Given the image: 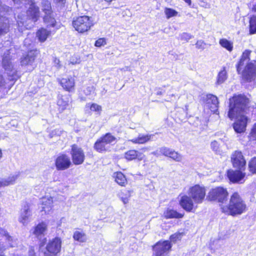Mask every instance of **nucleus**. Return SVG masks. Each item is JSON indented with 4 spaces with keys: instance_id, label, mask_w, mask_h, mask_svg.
Returning <instances> with one entry per match:
<instances>
[{
    "instance_id": "54",
    "label": "nucleus",
    "mask_w": 256,
    "mask_h": 256,
    "mask_svg": "<svg viewBox=\"0 0 256 256\" xmlns=\"http://www.w3.org/2000/svg\"><path fill=\"white\" fill-rule=\"evenodd\" d=\"M16 4H20L22 3L23 1H26L27 0H12Z\"/></svg>"
},
{
    "instance_id": "2",
    "label": "nucleus",
    "mask_w": 256,
    "mask_h": 256,
    "mask_svg": "<svg viewBox=\"0 0 256 256\" xmlns=\"http://www.w3.org/2000/svg\"><path fill=\"white\" fill-rule=\"evenodd\" d=\"M222 212L226 214L235 216L241 214L246 210V205L238 192L234 193L228 204H220Z\"/></svg>"
},
{
    "instance_id": "57",
    "label": "nucleus",
    "mask_w": 256,
    "mask_h": 256,
    "mask_svg": "<svg viewBox=\"0 0 256 256\" xmlns=\"http://www.w3.org/2000/svg\"><path fill=\"white\" fill-rule=\"evenodd\" d=\"M70 63L72 64H76L77 63H79V62H77L76 60V61L70 60Z\"/></svg>"
},
{
    "instance_id": "51",
    "label": "nucleus",
    "mask_w": 256,
    "mask_h": 256,
    "mask_svg": "<svg viewBox=\"0 0 256 256\" xmlns=\"http://www.w3.org/2000/svg\"><path fill=\"white\" fill-rule=\"evenodd\" d=\"M8 83V80H6L3 76L0 74V87H4Z\"/></svg>"
},
{
    "instance_id": "30",
    "label": "nucleus",
    "mask_w": 256,
    "mask_h": 256,
    "mask_svg": "<svg viewBox=\"0 0 256 256\" xmlns=\"http://www.w3.org/2000/svg\"><path fill=\"white\" fill-rule=\"evenodd\" d=\"M152 135H142L139 134L138 137L130 140L134 144H144L149 141L152 137Z\"/></svg>"
},
{
    "instance_id": "17",
    "label": "nucleus",
    "mask_w": 256,
    "mask_h": 256,
    "mask_svg": "<svg viewBox=\"0 0 256 256\" xmlns=\"http://www.w3.org/2000/svg\"><path fill=\"white\" fill-rule=\"evenodd\" d=\"M218 99L216 96L211 94L206 95L205 106L209 108L214 113L216 114L218 112Z\"/></svg>"
},
{
    "instance_id": "31",
    "label": "nucleus",
    "mask_w": 256,
    "mask_h": 256,
    "mask_svg": "<svg viewBox=\"0 0 256 256\" xmlns=\"http://www.w3.org/2000/svg\"><path fill=\"white\" fill-rule=\"evenodd\" d=\"M50 34V31L43 28L39 30L36 32V36L40 42H45Z\"/></svg>"
},
{
    "instance_id": "26",
    "label": "nucleus",
    "mask_w": 256,
    "mask_h": 256,
    "mask_svg": "<svg viewBox=\"0 0 256 256\" xmlns=\"http://www.w3.org/2000/svg\"><path fill=\"white\" fill-rule=\"evenodd\" d=\"M184 216V214H180L176 210L172 209H167L164 213V216L166 218H180Z\"/></svg>"
},
{
    "instance_id": "45",
    "label": "nucleus",
    "mask_w": 256,
    "mask_h": 256,
    "mask_svg": "<svg viewBox=\"0 0 256 256\" xmlns=\"http://www.w3.org/2000/svg\"><path fill=\"white\" fill-rule=\"evenodd\" d=\"M220 145L218 144V142L216 140H214L211 142L210 143V147L211 148L212 150L213 151H214L216 152H218L220 151Z\"/></svg>"
},
{
    "instance_id": "27",
    "label": "nucleus",
    "mask_w": 256,
    "mask_h": 256,
    "mask_svg": "<svg viewBox=\"0 0 256 256\" xmlns=\"http://www.w3.org/2000/svg\"><path fill=\"white\" fill-rule=\"evenodd\" d=\"M251 51L250 50H246L242 56L241 58L236 66L237 71L239 72L242 69V66L244 64V62H247L250 58L249 56Z\"/></svg>"
},
{
    "instance_id": "4",
    "label": "nucleus",
    "mask_w": 256,
    "mask_h": 256,
    "mask_svg": "<svg viewBox=\"0 0 256 256\" xmlns=\"http://www.w3.org/2000/svg\"><path fill=\"white\" fill-rule=\"evenodd\" d=\"M94 25L92 18L86 16H78L72 21V26L79 32L88 31Z\"/></svg>"
},
{
    "instance_id": "34",
    "label": "nucleus",
    "mask_w": 256,
    "mask_h": 256,
    "mask_svg": "<svg viewBox=\"0 0 256 256\" xmlns=\"http://www.w3.org/2000/svg\"><path fill=\"white\" fill-rule=\"evenodd\" d=\"M220 44L224 48H226L228 52H232L233 50V42L223 38L220 40Z\"/></svg>"
},
{
    "instance_id": "19",
    "label": "nucleus",
    "mask_w": 256,
    "mask_h": 256,
    "mask_svg": "<svg viewBox=\"0 0 256 256\" xmlns=\"http://www.w3.org/2000/svg\"><path fill=\"white\" fill-rule=\"evenodd\" d=\"M70 100L69 95H58L57 104L59 110L62 112L69 107Z\"/></svg>"
},
{
    "instance_id": "28",
    "label": "nucleus",
    "mask_w": 256,
    "mask_h": 256,
    "mask_svg": "<svg viewBox=\"0 0 256 256\" xmlns=\"http://www.w3.org/2000/svg\"><path fill=\"white\" fill-rule=\"evenodd\" d=\"M35 57L34 52L32 51L30 52L25 57L22 58L20 61L21 64L22 66L31 65L34 62Z\"/></svg>"
},
{
    "instance_id": "53",
    "label": "nucleus",
    "mask_w": 256,
    "mask_h": 256,
    "mask_svg": "<svg viewBox=\"0 0 256 256\" xmlns=\"http://www.w3.org/2000/svg\"><path fill=\"white\" fill-rule=\"evenodd\" d=\"M28 256H36L34 248L32 246L30 247L28 250Z\"/></svg>"
},
{
    "instance_id": "16",
    "label": "nucleus",
    "mask_w": 256,
    "mask_h": 256,
    "mask_svg": "<svg viewBox=\"0 0 256 256\" xmlns=\"http://www.w3.org/2000/svg\"><path fill=\"white\" fill-rule=\"evenodd\" d=\"M22 4H29L30 6L27 10L26 14L28 16L31 18L34 22L37 21L40 17V12L39 8L37 6L32 0H27L23 1Z\"/></svg>"
},
{
    "instance_id": "8",
    "label": "nucleus",
    "mask_w": 256,
    "mask_h": 256,
    "mask_svg": "<svg viewBox=\"0 0 256 256\" xmlns=\"http://www.w3.org/2000/svg\"><path fill=\"white\" fill-rule=\"evenodd\" d=\"M243 78L248 82H253L256 86V62L248 64L242 72Z\"/></svg>"
},
{
    "instance_id": "33",
    "label": "nucleus",
    "mask_w": 256,
    "mask_h": 256,
    "mask_svg": "<svg viewBox=\"0 0 256 256\" xmlns=\"http://www.w3.org/2000/svg\"><path fill=\"white\" fill-rule=\"evenodd\" d=\"M0 234L2 236H4L6 237V240L8 243V246L9 247H14L16 244V242L15 240L12 238V236L8 235V234L6 231L4 230H0Z\"/></svg>"
},
{
    "instance_id": "56",
    "label": "nucleus",
    "mask_w": 256,
    "mask_h": 256,
    "mask_svg": "<svg viewBox=\"0 0 256 256\" xmlns=\"http://www.w3.org/2000/svg\"><path fill=\"white\" fill-rule=\"evenodd\" d=\"M252 10L256 12V4L253 6Z\"/></svg>"
},
{
    "instance_id": "9",
    "label": "nucleus",
    "mask_w": 256,
    "mask_h": 256,
    "mask_svg": "<svg viewBox=\"0 0 256 256\" xmlns=\"http://www.w3.org/2000/svg\"><path fill=\"white\" fill-rule=\"evenodd\" d=\"M42 10L45 13L44 20L48 26L52 27L55 26L56 20L52 16V11L50 2L47 0H43L42 2Z\"/></svg>"
},
{
    "instance_id": "6",
    "label": "nucleus",
    "mask_w": 256,
    "mask_h": 256,
    "mask_svg": "<svg viewBox=\"0 0 256 256\" xmlns=\"http://www.w3.org/2000/svg\"><path fill=\"white\" fill-rule=\"evenodd\" d=\"M116 139L114 136L110 133H108L96 140L94 144V148L98 152H106L110 148L108 144L114 142Z\"/></svg>"
},
{
    "instance_id": "46",
    "label": "nucleus",
    "mask_w": 256,
    "mask_h": 256,
    "mask_svg": "<svg viewBox=\"0 0 256 256\" xmlns=\"http://www.w3.org/2000/svg\"><path fill=\"white\" fill-rule=\"evenodd\" d=\"M180 37L181 40H186V42L193 38L192 36L190 34L186 32L182 34L180 36Z\"/></svg>"
},
{
    "instance_id": "25",
    "label": "nucleus",
    "mask_w": 256,
    "mask_h": 256,
    "mask_svg": "<svg viewBox=\"0 0 256 256\" xmlns=\"http://www.w3.org/2000/svg\"><path fill=\"white\" fill-rule=\"evenodd\" d=\"M18 176V174L10 175L6 178L0 179V188L13 184Z\"/></svg>"
},
{
    "instance_id": "32",
    "label": "nucleus",
    "mask_w": 256,
    "mask_h": 256,
    "mask_svg": "<svg viewBox=\"0 0 256 256\" xmlns=\"http://www.w3.org/2000/svg\"><path fill=\"white\" fill-rule=\"evenodd\" d=\"M142 154H140L136 150H130L126 152L124 154L125 158L128 160H132L137 158L142 160Z\"/></svg>"
},
{
    "instance_id": "58",
    "label": "nucleus",
    "mask_w": 256,
    "mask_h": 256,
    "mask_svg": "<svg viewBox=\"0 0 256 256\" xmlns=\"http://www.w3.org/2000/svg\"><path fill=\"white\" fill-rule=\"evenodd\" d=\"M88 89L90 91L91 90H93V88L92 87H88Z\"/></svg>"
},
{
    "instance_id": "13",
    "label": "nucleus",
    "mask_w": 256,
    "mask_h": 256,
    "mask_svg": "<svg viewBox=\"0 0 256 256\" xmlns=\"http://www.w3.org/2000/svg\"><path fill=\"white\" fill-rule=\"evenodd\" d=\"M10 8L5 5H2L0 1V36L6 33L8 30V20L4 16L5 12L9 11Z\"/></svg>"
},
{
    "instance_id": "39",
    "label": "nucleus",
    "mask_w": 256,
    "mask_h": 256,
    "mask_svg": "<svg viewBox=\"0 0 256 256\" xmlns=\"http://www.w3.org/2000/svg\"><path fill=\"white\" fill-rule=\"evenodd\" d=\"M169 156V158H171L173 160L180 162H181L182 159V156L178 152L172 149Z\"/></svg>"
},
{
    "instance_id": "36",
    "label": "nucleus",
    "mask_w": 256,
    "mask_h": 256,
    "mask_svg": "<svg viewBox=\"0 0 256 256\" xmlns=\"http://www.w3.org/2000/svg\"><path fill=\"white\" fill-rule=\"evenodd\" d=\"M227 78V72L226 68L224 67L218 74L216 83L218 84H222L225 82Z\"/></svg>"
},
{
    "instance_id": "41",
    "label": "nucleus",
    "mask_w": 256,
    "mask_h": 256,
    "mask_svg": "<svg viewBox=\"0 0 256 256\" xmlns=\"http://www.w3.org/2000/svg\"><path fill=\"white\" fill-rule=\"evenodd\" d=\"M248 168L252 173H256V158H254L249 162Z\"/></svg>"
},
{
    "instance_id": "23",
    "label": "nucleus",
    "mask_w": 256,
    "mask_h": 256,
    "mask_svg": "<svg viewBox=\"0 0 256 256\" xmlns=\"http://www.w3.org/2000/svg\"><path fill=\"white\" fill-rule=\"evenodd\" d=\"M60 84L67 91L72 92L74 90L75 80L72 77L62 78L60 81Z\"/></svg>"
},
{
    "instance_id": "48",
    "label": "nucleus",
    "mask_w": 256,
    "mask_h": 256,
    "mask_svg": "<svg viewBox=\"0 0 256 256\" xmlns=\"http://www.w3.org/2000/svg\"><path fill=\"white\" fill-rule=\"evenodd\" d=\"M106 44V40L104 38H100L96 41L94 45L96 46L100 47L102 46H104Z\"/></svg>"
},
{
    "instance_id": "61",
    "label": "nucleus",
    "mask_w": 256,
    "mask_h": 256,
    "mask_svg": "<svg viewBox=\"0 0 256 256\" xmlns=\"http://www.w3.org/2000/svg\"><path fill=\"white\" fill-rule=\"evenodd\" d=\"M152 154H153L156 155L157 154V151L156 152H152Z\"/></svg>"
},
{
    "instance_id": "50",
    "label": "nucleus",
    "mask_w": 256,
    "mask_h": 256,
    "mask_svg": "<svg viewBox=\"0 0 256 256\" xmlns=\"http://www.w3.org/2000/svg\"><path fill=\"white\" fill-rule=\"evenodd\" d=\"M54 66L57 68L60 69L62 68V65L60 64V62L59 59L55 58L53 60Z\"/></svg>"
},
{
    "instance_id": "59",
    "label": "nucleus",
    "mask_w": 256,
    "mask_h": 256,
    "mask_svg": "<svg viewBox=\"0 0 256 256\" xmlns=\"http://www.w3.org/2000/svg\"><path fill=\"white\" fill-rule=\"evenodd\" d=\"M2 156V152L1 150L0 149V158H1Z\"/></svg>"
},
{
    "instance_id": "21",
    "label": "nucleus",
    "mask_w": 256,
    "mask_h": 256,
    "mask_svg": "<svg viewBox=\"0 0 256 256\" xmlns=\"http://www.w3.org/2000/svg\"><path fill=\"white\" fill-rule=\"evenodd\" d=\"M242 170H228V176L230 180L233 182H239L245 176V174L242 172Z\"/></svg>"
},
{
    "instance_id": "29",
    "label": "nucleus",
    "mask_w": 256,
    "mask_h": 256,
    "mask_svg": "<svg viewBox=\"0 0 256 256\" xmlns=\"http://www.w3.org/2000/svg\"><path fill=\"white\" fill-rule=\"evenodd\" d=\"M113 177L115 182L120 186H124L127 184L125 176L121 172H114Z\"/></svg>"
},
{
    "instance_id": "24",
    "label": "nucleus",
    "mask_w": 256,
    "mask_h": 256,
    "mask_svg": "<svg viewBox=\"0 0 256 256\" xmlns=\"http://www.w3.org/2000/svg\"><path fill=\"white\" fill-rule=\"evenodd\" d=\"M47 230V225L44 222L38 224L34 228L33 234L38 238L44 235Z\"/></svg>"
},
{
    "instance_id": "52",
    "label": "nucleus",
    "mask_w": 256,
    "mask_h": 256,
    "mask_svg": "<svg viewBox=\"0 0 256 256\" xmlns=\"http://www.w3.org/2000/svg\"><path fill=\"white\" fill-rule=\"evenodd\" d=\"M128 196L127 197H122L121 200L124 204H126L128 202V198L130 196V192L128 191Z\"/></svg>"
},
{
    "instance_id": "42",
    "label": "nucleus",
    "mask_w": 256,
    "mask_h": 256,
    "mask_svg": "<svg viewBox=\"0 0 256 256\" xmlns=\"http://www.w3.org/2000/svg\"><path fill=\"white\" fill-rule=\"evenodd\" d=\"M184 236L183 232H176L172 235L170 237V240L174 242L180 240Z\"/></svg>"
},
{
    "instance_id": "3",
    "label": "nucleus",
    "mask_w": 256,
    "mask_h": 256,
    "mask_svg": "<svg viewBox=\"0 0 256 256\" xmlns=\"http://www.w3.org/2000/svg\"><path fill=\"white\" fill-rule=\"evenodd\" d=\"M228 192L226 188L222 186H218L212 188L208 193L207 198L211 201H216L220 204H224L227 200Z\"/></svg>"
},
{
    "instance_id": "15",
    "label": "nucleus",
    "mask_w": 256,
    "mask_h": 256,
    "mask_svg": "<svg viewBox=\"0 0 256 256\" xmlns=\"http://www.w3.org/2000/svg\"><path fill=\"white\" fill-rule=\"evenodd\" d=\"M72 165L70 157L66 154H60L55 160V166L58 170L68 169Z\"/></svg>"
},
{
    "instance_id": "40",
    "label": "nucleus",
    "mask_w": 256,
    "mask_h": 256,
    "mask_svg": "<svg viewBox=\"0 0 256 256\" xmlns=\"http://www.w3.org/2000/svg\"><path fill=\"white\" fill-rule=\"evenodd\" d=\"M164 12L168 19H169L172 17L176 16L178 14V12L174 10L168 8H164Z\"/></svg>"
},
{
    "instance_id": "12",
    "label": "nucleus",
    "mask_w": 256,
    "mask_h": 256,
    "mask_svg": "<svg viewBox=\"0 0 256 256\" xmlns=\"http://www.w3.org/2000/svg\"><path fill=\"white\" fill-rule=\"evenodd\" d=\"M231 162L234 168L240 170L245 169L246 162L241 152H234L231 155Z\"/></svg>"
},
{
    "instance_id": "20",
    "label": "nucleus",
    "mask_w": 256,
    "mask_h": 256,
    "mask_svg": "<svg viewBox=\"0 0 256 256\" xmlns=\"http://www.w3.org/2000/svg\"><path fill=\"white\" fill-rule=\"evenodd\" d=\"M31 216L32 212L30 206L26 204L21 210L18 220L24 225H25L29 222Z\"/></svg>"
},
{
    "instance_id": "47",
    "label": "nucleus",
    "mask_w": 256,
    "mask_h": 256,
    "mask_svg": "<svg viewBox=\"0 0 256 256\" xmlns=\"http://www.w3.org/2000/svg\"><path fill=\"white\" fill-rule=\"evenodd\" d=\"M206 44L202 40H198L196 44V48L198 49L204 50Z\"/></svg>"
},
{
    "instance_id": "18",
    "label": "nucleus",
    "mask_w": 256,
    "mask_h": 256,
    "mask_svg": "<svg viewBox=\"0 0 256 256\" xmlns=\"http://www.w3.org/2000/svg\"><path fill=\"white\" fill-rule=\"evenodd\" d=\"M194 202L189 196L184 195L181 196L180 200V206L186 212H191L194 206Z\"/></svg>"
},
{
    "instance_id": "22",
    "label": "nucleus",
    "mask_w": 256,
    "mask_h": 256,
    "mask_svg": "<svg viewBox=\"0 0 256 256\" xmlns=\"http://www.w3.org/2000/svg\"><path fill=\"white\" fill-rule=\"evenodd\" d=\"M52 204L53 200L51 196L42 198L41 200V211L45 214L48 213L52 209Z\"/></svg>"
},
{
    "instance_id": "63",
    "label": "nucleus",
    "mask_w": 256,
    "mask_h": 256,
    "mask_svg": "<svg viewBox=\"0 0 256 256\" xmlns=\"http://www.w3.org/2000/svg\"><path fill=\"white\" fill-rule=\"evenodd\" d=\"M0 256H4V255H0Z\"/></svg>"
},
{
    "instance_id": "60",
    "label": "nucleus",
    "mask_w": 256,
    "mask_h": 256,
    "mask_svg": "<svg viewBox=\"0 0 256 256\" xmlns=\"http://www.w3.org/2000/svg\"><path fill=\"white\" fill-rule=\"evenodd\" d=\"M105 1L108 2H111L113 0H104Z\"/></svg>"
},
{
    "instance_id": "37",
    "label": "nucleus",
    "mask_w": 256,
    "mask_h": 256,
    "mask_svg": "<svg viewBox=\"0 0 256 256\" xmlns=\"http://www.w3.org/2000/svg\"><path fill=\"white\" fill-rule=\"evenodd\" d=\"M249 24L250 34H256V16L253 15L250 17Z\"/></svg>"
},
{
    "instance_id": "5",
    "label": "nucleus",
    "mask_w": 256,
    "mask_h": 256,
    "mask_svg": "<svg viewBox=\"0 0 256 256\" xmlns=\"http://www.w3.org/2000/svg\"><path fill=\"white\" fill-rule=\"evenodd\" d=\"M188 194L195 204H201L205 198L206 190L202 186L196 184L188 188Z\"/></svg>"
},
{
    "instance_id": "55",
    "label": "nucleus",
    "mask_w": 256,
    "mask_h": 256,
    "mask_svg": "<svg viewBox=\"0 0 256 256\" xmlns=\"http://www.w3.org/2000/svg\"><path fill=\"white\" fill-rule=\"evenodd\" d=\"M5 250V248L2 244H0V250Z\"/></svg>"
},
{
    "instance_id": "49",
    "label": "nucleus",
    "mask_w": 256,
    "mask_h": 256,
    "mask_svg": "<svg viewBox=\"0 0 256 256\" xmlns=\"http://www.w3.org/2000/svg\"><path fill=\"white\" fill-rule=\"evenodd\" d=\"M54 4H56L57 6L60 8H63L66 2V0H53Z\"/></svg>"
},
{
    "instance_id": "14",
    "label": "nucleus",
    "mask_w": 256,
    "mask_h": 256,
    "mask_svg": "<svg viewBox=\"0 0 256 256\" xmlns=\"http://www.w3.org/2000/svg\"><path fill=\"white\" fill-rule=\"evenodd\" d=\"M2 64L3 68L7 72L8 75L9 77L8 80L10 81L14 80L16 78V70L13 69V66L10 61L8 51L6 54H4L2 58Z\"/></svg>"
},
{
    "instance_id": "7",
    "label": "nucleus",
    "mask_w": 256,
    "mask_h": 256,
    "mask_svg": "<svg viewBox=\"0 0 256 256\" xmlns=\"http://www.w3.org/2000/svg\"><path fill=\"white\" fill-rule=\"evenodd\" d=\"M62 240L60 238H56L50 240L46 246V250L44 256H58L61 250Z\"/></svg>"
},
{
    "instance_id": "10",
    "label": "nucleus",
    "mask_w": 256,
    "mask_h": 256,
    "mask_svg": "<svg viewBox=\"0 0 256 256\" xmlns=\"http://www.w3.org/2000/svg\"><path fill=\"white\" fill-rule=\"evenodd\" d=\"M70 154L72 162L75 165H80L82 164L85 159V154L83 150L74 144L71 146Z\"/></svg>"
},
{
    "instance_id": "38",
    "label": "nucleus",
    "mask_w": 256,
    "mask_h": 256,
    "mask_svg": "<svg viewBox=\"0 0 256 256\" xmlns=\"http://www.w3.org/2000/svg\"><path fill=\"white\" fill-rule=\"evenodd\" d=\"M86 108H90L91 112H96L98 114H100L102 110V106L95 103L87 104L86 106Z\"/></svg>"
},
{
    "instance_id": "35",
    "label": "nucleus",
    "mask_w": 256,
    "mask_h": 256,
    "mask_svg": "<svg viewBox=\"0 0 256 256\" xmlns=\"http://www.w3.org/2000/svg\"><path fill=\"white\" fill-rule=\"evenodd\" d=\"M73 238L75 240L80 242H84L87 240L86 234L82 232L76 231L73 234Z\"/></svg>"
},
{
    "instance_id": "44",
    "label": "nucleus",
    "mask_w": 256,
    "mask_h": 256,
    "mask_svg": "<svg viewBox=\"0 0 256 256\" xmlns=\"http://www.w3.org/2000/svg\"><path fill=\"white\" fill-rule=\"evenodd\" d=\"M171 150L172 149L166 147H162L159 150V151L161 154L168 157L169 156V154H170Z\"/></svg>"
},
{
    "instance_id": "62",
    "label": "nucleus",
    "mask_w": 256,
    "mask_h": 256,
    "mask_svg": "<svg viewBox=\"0 0 256 256\" xmlns=\"http://www.w3.org/2000/svg\"><path fill=\"white\" fill-rule=\"evenodd\" d=\"M27 41H28V39H26L24 41V44H26L27 42Z\"/></svg>"
},
{
    "instance_id": "1",
    "label": "nucleus",
    "mask_w": 256,
    "mask_h": 256,
    "mask_svg": "<svg viewBox=\"0 0 256 256\" xmlns=\"http://www.w3.org/2000/svg\"><path fill=\"white\" fill-rule=\"evenodd\" d=\"M229 110L228 116L231 120L234 118L236 120L233 124V128L237 133H242L246 130L249 120L244 114L248 110L247 104L248 99L242 94L234 96L229 100Z\"/></svg>"
},
{
    "instance_id": "11",
    "label": "nucleus",
    "mask_w": 256,
    "mask_h": 256,
    "mask_svg": "<svg viewBox=\"0 0 256 256\" xmlns=\"http://www.w3.org/2000/svg\"><path fill=\"white\" fill-rule=\"evenodd\" d=\"M172 248L170 242L168 240L158 242L153 247L154 256H166Z\"/></svg>"
},
{
    "instance_id": "43",
    "label": "nucleus",
    "mask_w": 256,
    "mask_h": 256,
    "mask_svg": "<svg viewBox=\"0 0 256 256\" xmlns=\"http://www.w3.org/2000/svg\"><path fill=\"white\" fill-rule=\"evenodd\" d=\"M249 138L251 140H256V124L252 128Z\"/></svg>"
}]
</instances>
